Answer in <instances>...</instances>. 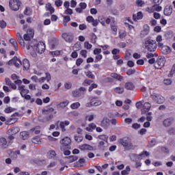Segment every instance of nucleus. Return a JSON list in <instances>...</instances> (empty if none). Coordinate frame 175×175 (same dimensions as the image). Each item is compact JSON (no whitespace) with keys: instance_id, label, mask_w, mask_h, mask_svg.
Wrapping results in <instances>:
<instances>
[{"instance_id":"1","label":"nucleus","mask_w":175,"mask_h":175,"mask_svg":"<svg viewBox=\"0 0 175 175\" xmlns=\"http://www.w3.org/2000/svg\"><path fill=\"white\" fill-rule=\"evenodd\" d=\"M27 50H30V49H36L38 53L42 54L45 52L46 45L43 42H38L37 45H33L32 42H28L26 46Z\"/></svg>"},{"instance_id":"2","label":"nucleus","mask_w":175,"mask_h":175,"mask_svg":"<svg viewBox=\"0 0 175 175\" xmlns=\"http://www.w3.org/2000/svg\"><path fill=\"white\" fill-rule=\"evenodd\" d=\"M145 49L150 53L155 52L157 49V42L150 38L144 40Z\"/></svg>"},{"instance_id":"3","label":"nucleus","mask_w":175,"mask_h":175,"mask_svg":"<svg viewBox=\"0 0 175 175\" xmlns=\"http://www.w3.org/2000/svg\"><path fill=\"white\" fill-rule=\"evenodd\" d=\"M119 142L123 147H124L126 150H135V148H136V146H134L128 137L120 139Z\"/></svg>"},{"instance_id":"4","label":"nucleus","mask_w":175,"mask_h":175,"mask_svg":"<svg viewBox=\"0 0 175 175\" xmlns=\"http://www.w3.org/2000/svg\"><path fill=\"white\" fill-rule=\"evenodd\" d=\"M18 132H20V128L15 126L10 129L7 131V135H8V140L12 141L14 139V135H16Z\"/></svg>"},{"instance_id":"5","label":"nucleus","mask_w":175,"mask_h":175,"mask_svg":"<svg viewBox=\"0 0 175 175\" xmlns=\"http://www.w3.org/2000/svg\"><path fill=\"white\" fill-rule=\"evenodd\" d=\"M21 2L19 0H10L9 1V6L10 9L12 11H18L20 9L21 5Z\"/></svg>"},{"instance_id":"6","label":"nucleus","mask_w":175,"mask_h":175,"mask_svg":"<svg viewBox=\"0 0 175 175\" xmlns=\"http://www.w3.org/2000/svg\"><path fill=\"white\" fill-rule=\"evenodd\" d=\"M165 64V58L163 56H158L154 66L157 69H161Z\"/></svg>"},{"instance_id":"7","label":"nucleus","mask_w":175,"mask_h":175,"mask_svg":"<svg viewBox=\"0 0 175 175\" xmlns=\"http://www.w3.org/2000/svg\"><path fill=\"white\" fill-rule=\"evenodd\" d=\"M33 36H34L33 29L29 28V29H27V33L24 34L23 40L28 41L29 43H30V42L33 43V42H31V39H33Z\"/></svg>"},{"instance_id":"8","label":"nucleus","mask_w":175,"mask_h":175,"mask_svg":"<svg viewBox=\"0 0 175 175\" xmlns=\"http://www.w3.org/2000/svg\"><path fill=\"white\" fill-rule=\"evenodd\" d=\"M150 98H152V100H154V102L159 105L163 104V102H165V98H163V96H160L157 93L152 94Z\"/></svg>"},{"instance_id":"9","label":"nucleus","mask_w":175,"mask_h":175,"mask_svg":"<svg viewBox=\"0 0 175 175\" xmlns=\"http://www.w3.org/2000/svg\"><path fill=\"white\" fill-rule=\"evenodd\" d=\"M60 144H62V147H66V149H71V139L68 137H65L60 141Z\"/></svg>"},{"instance_id":"10","label":"nucleus","mask_w":175,"mask_h":175,"mask_svg":"<svg viewBox=\"0 0 175 175\" xmlns=\"http://www.w3.org/2000/svg\"><path fill=\"white\" fill-rule=\"evenodd\" d=\"M62 38L64 39V40L66 42L72 43L74 40V36L72 33H62Z\"/></svg>"},{"instance_id":"11","label":"nucleus","mask_w":175,"mask_h":175,"mask_svg":"<svg viewBox=\"0 0 175 175\" xmlns=\"http://www.w3.org/2000/svg\"><path fill=\"white\" fill-rule=\"evenodd\" d=\"M16 62H18L21 66H23L24 70H29L30 63L27 59H24L23 62H21V59H16Z\"/></svg>"},{"instance_id":"12","label":"nucleus","mask_w":175,"mask_h":175,"mask_svg":"<svg viewBox=\"0 0 175 175\" xmlns=\"http://www.w3.org/2000/svg\"><path fill=\"white\" fill-rule=\"evenodd\" d=\"M110 125V120L109 118H104L103 120H101L100 122V126L103 127V129H108Z\"/></svg>"},{"instance_id":"13","label":"nucleus","mask_w":175,"mask_h":175,"mask_svg":"<svg viewBox=\"0 0 175 175\" xmlns=\"http://www.w3.org/2000/svg\"><path fill=\"white\" fill-rule=\"evenodd\" d=\"M79 150L81 151H92L94 150L93 147L89 144H83V145H80L79 146Z\"/></svg>"},{"instance_id":"14","label":"nucleus","mask_w":175,"mask_h":175,"mask_svg":"<svg viewBox=\"0 0 175 175\" xmlns=\"http://www.w3.org/2000/svg\"><path fill=\"white\" fill-rule=\"evenodd\" d=\"M151 105L149 103H145L144 105V108L142 109V115H144L150 110Z\"/></svg>"},{"instance_id":"15","label":"nucleus","mask_w":175,"mask_h":175,"mask_svg":"<svg viewBox=\"0 0 175 175\" xmlns=\"http://www.w3.org/2000/svg\"><path fill=\"white\" fill-rule=\"evenodd\" d=\"M86 21L88 23H92V25L94 27L98 25V21L95 20L92 16H88Z\"/></svg>"},{"instance_id":"16","label":"nucleus","mask_w":175,"mask_h":175,"mask_svg":"<svg viewBox=\"0 0 175 175\" xmlns=\"http://www.w3.org/2000/svg\"><path fill=\"white\" fill-rule=\"evenodd\" d=\"M102 104V102L99 100H93L90 103H85V107H96L99 106Z\"/></svg>"},{"instance_id":"17","label":"nucleus","mask_w":175,"mask_h":175,"mask_svg":"<svg viewBox=\"0 0 175 175\" xmlns=\"http://www.w3.org/2000/svg\"><path fill=\"white\" fill-rule=\"evenodd\" d=\"M25 88L26 86H25L24 85L18 86V90L19 92H21V96L28 95V93H29V90L25 89Z\"/></svg>"},{"instance_id":"18","label":"nucleus","mask_w":175,"mask_h":175,"mask_svg":"<svg viewBox=\"0 0 175 175\" xmlns=\"http://www.w3.org/2000/svg\"><path fill=\"white\" fill-rule=\"evenodd\" d=\"M172 13V8L171 6L167 5L163 10L164 15H165L166 16H171Z\"/></svg>"},{"instance_id":"19","label":"nucleus","mask_w":175,"mask_h":175,"mask_svg":"<svg viewBox=\"0 0 175 175\" xmlns=\"http://www.w3.org/2000/svg\"><path fill=\"white\" fill-rule=\"evenodd\" d=\"M70 122L68 120H65V122H59V128L62 129V132L66 131L65 127L68 126Z\"/></svg>"},{"instance_id":"20","label":"nucleus","mask_w":175,"mask_h":175,"mask_svg":"<svg viewBox=\"0 0 175 175\" xmlns=\"http://www.w3.org/2000/svg\"><path fill=\"white\" fill-rule=\"evenodd\" d=\"M0 146L3 149H6L8 147L7 139L4 137L0 138Z\"/></svg>"},{"instance_id":"21","label":"nucleus","mask_w":175,"mask_h":175,"mask_svg":"<svg viewBox=\"0 0 175 175\" xmlns=\"http://www.w3.org/2000/svg\"><path fill=\"white\" fill-rule=\"evenodd\" d=\"M110 76H111V77H112L119 81H122L124 79V77H122L121 75H120L119 74H117L116 72L111 73Z\"/></svg>"},{"instance_id":"22","label":"nucleus","mask_w":175,"mask_h":175,"mask_svg":"<svg viewBox=\"0 0 175 175\" xmlns=\"http://www.w3.org/2000/svg\"><path fill=\"white\" fill-rule=\"evenodd\" d=\"M124 88L126 90H133L135 88V85L132 82L129 81L125 83Z\"/></svg>"},{"instance_id":"23","label":"nucleus","mask_w":175,"mask_h":175,"mask_svg":"<svg viewBox=\"0 0 175 175\" xmlns=\"http://www.w3.org/2000/svg\"><path fill=\"white\" fill-rule=\"evenodd\" d=\"M143 13L139 12H137V14L133 15V20H134V21H137L138 20H141L142 18H143Z\"/></svg>"},{"instance_id":"24","label":"nucleus","mask_w":175,"mask_h":175,"mask_svg":"<svg viewBox=\"0 0 175 175\" xmlns=\"http://www.w3.org/2000/svg\"><path fill=\"white\" fill-rule=\"evenodd\" d=\"M173 122L172 118H166L165 120H163V124L165 127H169L170 126L172 125Z\"/></svg>"},{"instance_id":"25","label":"nucleus","mask_w":175,"mask_h":175,"mask_svg":"<svg viewBox=\"0 0 175 175\" xmlns=\"http://www.w3.org/2000/svg\"><path fill=\"white\" fill-rule=\"evenodd\" d=\"M16 39L18 40V42L19 44H21V46H25L24 39L21 36L20 33H16Z\"/></svg>"},{"instance_id":"26","label":"nucleus","mask_w":175,"mask_h":175,"mask_svg":"<svg viewBox=\"0 0 175 175\" xmlns=\"http://www.w3.org/2000/svg\"><path fill=\"white\" fill-rule=\"evenodd\" d=\"M89 37H90V42L92 44H96L97 40L96 35L94 33H90V34H89Z\"/></svg>"},{"instance_id":"27","label":"nucleus","mask_w":175,"mask_h":175,"mask_svg":"<svg viewBox=\"0 0 175 175\" xmlns=\"http://www.w3.org/2000/svg\"><path fill=\"white\" fill-rule=\"evenodd\" d=\"M96 129V125L95 123H90L88 124V126L85 128V130L88 132H92L93 130H95Z\"/></svg>"},{"instance_id":"28","label":"nucleus","mask_w":175,"mask_h":175,"mask_svg":"<svg viewBox=\"0 0 175 175\" xmlns=\"http://www.w3.org/2000/svg\"><path fill=\"white\" fill-rule=\"evenodd\" d=\"M10 43H11L13 46V48H14L15 51H18V43L16 40L14 38L10 39Z\"/></svg>"},{"instance_id":"29","label":"nucleus","mask_w":175,"mask_h":175,"mask_svg":"<svg viewBox=\"0 0 175 175\" xmlns=\"http://www.w3.org/2000/svg\"><path fill=\"white\" fill-rule=\"evenodd\" d=\"M46 10L47 12H49L51 14H54L55 13L54 7H52L51 3H49L46 5Z\"/></svg>"},{"instance_id":"30","label":"nucleus","mask_w":175,"mask_h":175,"mask_svg":"<svg viewBox=\"0 0 175 175\" xmlns=\"http://www.w3.org/2000/svg\"><path fill=\"white\" fill-rule=\"evenodd\" d=\"M69 104V101L68 100H66V101H63L59 104L57 105V108H62L64 109V107H67Z\"/></svg>"},{"instance_id":"31","label":"nucleus","mask_w":175,"mask_h":175,"mask_svg":"<svg viewBox=\"0 0 175 175\" xmlns=\"http://www.w3.org/2000/svg\"><path fill=\"white\" fill-rule=\"evenodd\" d=\"M29 134L27 131H22L21 133V138L22 140H27L28 139Z\"/></svg>"},{"instance_id":"32","label":"nucleus","mask_w":175,"mask_h":175,"mask_svg":"<svg viewBox=\"0 0 175 175\" xmlns=\"http://www.w3.org/2000/svg\"><path fill=\"white\" fill-rule=\"evenodd\" d=\"M139 155L142 158V159H146V157H149L150 152L147 150H144L141 153L139 154Z\"/></svg>"},{"instance_id":"33","label":"nucleus","mask_w":175,"mask_h":175,"mask_svg":"<svg viewBox=\"0 0 175 175\" xmlns=\"http://www.w3.org/2000/svg\"><path fill=\"white\" fill-rule=\"evenodd\" d=\"M113 91H115V93L116 94H122L124 92V88L122 87H117L113 89Z\"/></svg>"},{"instance_id":"34","label":"nucleus","mask_w":175,"mask_h":175,"mask_svg":"<svg viewBox=\"0 0 175 175\" xmlns=\"http://www.w3.org/2000/svg\"><path fill=\"white\" fill-rule=\"evenodd\" d=\"M46 156L48 159H52L56 156V152L55 150H49V152H47Z\"/></svg>"},{"instance_id":"35","label":"nucleus","mask_w":175,"mask_h":175,"mask_svg":"<svg viewBox=\"0 0 175 175\" xmlns=\"http://www.w3.org/2000/svg\"><path fill=\"white\" fill-rule=\"evenodd\" d=\"M24 14L27 15L28 16H31L32 14V10L30 7L25 8V10L24 11Z\"/></svg>"},{"instance_id":"36","label":"nucleus","mask_w":175,"mask_h":175,"mask_svg":"<svg viewBox=\"0 0 175 175\" xmlns=\"http://www.w3.org/2000/svg\"><path fill=\"white\" fill-rule=\"evenodd\" d=\"M22 98H24L25 100H30L31 103H33L35 101L34 98H31L30 95L26 94V95H23L21 96Z\"/></svg>"},{"instance_id":"37","label":"nucleus","mask_w":175,"mask_h":175,"mask_svg":"<svg viewBox=\"0 0 175 175\" xmlns=\"http://www.w3.org/2000/svg\"><path fill=\"white\" fill-rule=\"evenodd\" d=\"M98 139L103 140L104 142L108 143V135H101L98 136Z\"/></svg>"},{"instance_id":"38","label":"nucleus","mask_w":175,"mask_h":175,"mask_svg":"<svg viewBox=\"0 0 175 175\" xmlns=\"http://www.w3.org/2000/svg\"><path fill=\"white\" fill-rule=\"evenodd\" d=\"M68 159V162L71 163L76 161L78 159V157L75 155H71V156H69Z\"/></svg>"},{"instance_id":"39","label":"nucleus","mask_w":175,"mask_h":175,"mask_svg":"<svg viewBox=\"0 0 175 175\" xmlns=\"http://www.w3.org/2000/svg\"><path fill=\"white\" fill-rule=\"evenodd\" d=\"M151 8H153V10H154L155 12L162 11V7L157 4H154L153 5H152Z\"/></svg>"},{"instance_id":"40","label":"nucleus","mask_w":175,"mask_h":175,"mask_svg":"<svg viewBox=\"0 0 175 175\" xmlns=\"http://www.w3.org/2000/svg\"><path fill=\"white\" fill-rule=\"evenodd\" d=\"M81 104L80 103H72L71 105H70V107H71L72 109H77L79 107H80Z\"/></svg>"},{"instance_id":"41","label":"nucleus","mask_w":175,"mask_h":175,"mask_svg":"<svg viewBox=\"0 0 175 175\" xmlns=\"http://www.w3.org/2000/svg\"><path fill=\"white\" fill-rule=\"evenodd\" d=\"M68 150V149L64 146L60 147V150L64 152V154L66 156L70 155L71 154L70 150Z\"/></svg>"},{"instance_id":"42","label":"nucleus","mask_w":175,"mask_h":175,"mask_svg":"<svg viewBox=\"0 0 175 175\" xmlns=\"http://www.w3.org/2000/svg\"><path fill=\"white\" fill-rule=\"evenodd\" d=\"M85 76H87L88 78H90L92 79H95L96 77L94 75H93L92 72L91 71H88L85 72Z\"/></svg>"},{"instance_id":"43","label":"nucleus","mask_w":175,"mask_h":175,"mask_svg":"<svg viewBox=\"0 0 175 175\" xmlns=\"http://www.w3.org/2000/svg\"><path fill=\"white\" fill-rule=\"evenodd\" d=\"M136 73V70L134 68H129L128 71H126V75L131 76Z\"/></svg>"},{"instance_id":"44","label":"nucleus","mask_w":175,"mask_h":175,"mask_svg":"<svg viewBox=\"0 0 175 175\" xmlns=\"http://www.w3.org/2000/svg\"><path fill=\"white\" fill-rule=\"evenodd\" d=\"M174 74H175V64H173L172 68H171L170 72L167 75V77H172Z\"/></svg>"},{"instance_id":"45","label":"nucleus","mask_w":175,"mask_h":175,"mask_svg":"<svg viewBox=\"0 0 175 175\" xmlns=\"http://www.w3.org/2000/svg\"><path fill=\"white\" fill-rule=\"evenodd\" d=\"M75 140L76 142H81L83 140V137L81 135H75Z\"/></svg>"},{"instance_id":"46","label":"nucleus","mask_w":175,"mask_h":175,"mask_svg":"<svg viewBox=\"0 0 175 175\" xmlns=\"http://www.w3.org/2000/svg\"><path fill=\"white\" fill-rule=\"evenodd\" d=\"M38 129H40V126H36L35 128H32L30 131L31 132H34L35 135H39L40 133V130H38Z\"/></svg>"},{"instance_id":"47","label":"nucleus","mask_w":175,"mask_h":175,"mask_svg":"<svg viewBox=\"0 0 175 175\" xmlns=\"http://www.w3.org/2000/svg\"><path fill=\"white\" fill-rule=\"evenodd\" d=\"M95 59H94V62L95 63H98L100 61L102 60L103 59V55H95Z\"/></svg>"},{"instance_id":"48","label":"nucleus","mask_w":175,"mask_h":175,"mask_svg":"<svg viewBox=\"0 0 175 175\" xmlns=\"http://www.w3.org/2000/svg\"><path fill=\"white\" fill-rule=\"evenodd\" d=\"M31 142H33L35 144H39V143L40 142V137L38 136H36V137H33L31 139Z\"/></svg>"},{"instance_id":"49","label":"nucleus","mask_w":175,"mask_h":175,"mask_svg":"<svg viewBox=\"0 0 175 175\" xmlns=\"http://www.w3.org/2000/svg\"><path fill=\"white\" fill-rule=\"evenodd\" d=\"M135 4L138 7H142L146 4V3L143 0H136Z\"/></svg>"},{"instance_id":"50","label":"nucleus","mask_w":175,"mask_h":175,"mask_svg":"<svg viewBox=\"0 0 175 175\" xmlns=\"http://www.w3.org/2000/svg\"><path fill=\"white\" fill-rule=\"evenodd\" d=\"M110 27H111V30L113 32V34L116 35V33L118 32V26L114 25H111Z\"/></svg>"},{"instance_id":"51","label":"nucleus","mask_w":175,"mask_h":175,"mask_svg":"<svg viewBox=\"0 0 175 175\" xmlns=\"http://www.w3.org/2000/svg\"><path fill=\"white\" fill-rule=\"evenodd\" d=\"M93 53L94 55H101L100 53H102V49H94Z\"/></svg>"},{"instance_id":"52","label":"nucleus","mask_w":175,"mask_h":175,"mask_svg":"<svg viewBox=\"0 0 175 175\" xmlns=\"http://www.w3.org/2000/svg\"><path fill=\"white\" fill-rule=\"evenodd\" d=\"M95 88H97V84L96 83H92L91 85L89 86L88 92H91Z\"/></svg>"},{"instance_id":"53","label":"nucleus","mask_w":175,"mask_h":175,"mask_svg":"<svg viewBox=\"0 0 175 175\" xmlns=\"http://www.w3.org/2000/svg\"><path fill=\"white\" fill-rule=\"evenodd\" d=\"M14 109L12 108L11 107H8L5 108V113H12V112H14Z\"/></svg>"},{"instance_id":"54","label":"nucleus","mask_w":175,"mask_h":175,"mask_svg":"<svg viewBox=\"0 0 175 175\" xmlns=\"http://www.w3.org/2000/svg\"><path fill=\"white\" fill-rule=\"evenodd\" d=\"M84 46H85V49H87L88 50H90L91 49H92V44H90L89 42H85Z\"/></svg>"},{"instance_id":"55","label":"nucleus","mask_w":175,"mask_h":175,"mask_svg":"<svg viewBox=\"0 0 175 175\" xmlns=\"http://www.w3.org/2000/svg\"><path fill=\"white\" fill-rule=\"evenodd\" d=\"M72 95L74 96L75 98H78V97H80L81 92L80 91L76 90L74 92H72Z\"/></svg>"},{"instance_id":"56","label":"nucleus","mask_w":175,"mask_h":175,"mask_svg":"<svg viewBox=\"0 0 175 175\" xmlns=\"http://www.w3.org/2000/svg\"><path fill=\"white\" fill-rule=\"evenodd\" d=\"M7 27V23L4 20L0 21V28L5 29Z\"/></svg>"},{"instance_id":"57","label":"nucleus","mask_w":175,"mask_h":175,"mask_svg":"<svg viewBox=\"0 0 175 175\" xmlns=\"http://www.w3.org/2000/svg\"><path fill=\"white\" fill-rule=\"evenodd\" d=\"M132 156H133V157H134V159H135L134 161H135V162H137V160L141 161L142 159H143L142 157H141L139 156V154H134Z\"/></svg>"},{"instance_id":"58","label":"nucleus","mask_w":175,"mask_h":175,"mask_svg":"<svg viewBox=\"0 0 175 175\" xmlns=\"http://www.w3.org/2000/svg\"><path fill=\"white\" fill-rule=\"evenodd\" d=\"M154 5H160L163 0H150Z\"/></svg>"},{"instance_id":"59","label":"nucleus","mask_w":175,"mask_h":175,"mask_svg":"<svg viewBox=\"0 0 175 175\" xmlns=\"http://www.w3.org/2000/svg\"><path fill=\"white\" fill-rule=\"evenodd\" d=\"M167 133L170 135H175V129L174 128H170L169 130H167Z\"/></svg>"},{"instance_id":"60","label":"nucleus","mask_w":175,"mask_h":175,"mask_svg":"<svg viewBox=\"0 0 175 175\" xmlns=\"http://www.w3.org/2000/svg\"><path fill=\"white\" fill-rule=\"evenodd\" d=\"M94 119V115L85 116V120H88V122H92Z\"/></svg>"},{"instance_id":"61","label":"nucleus","mask_w":175,"mask_h":175,"mask_svg":"<svg viewBox=\"0 0 175 175\" xmlns=\"http://www.w3.org/2000/svg\"><path fill=\"white\" fill-rule=\"evenodd\" d=\"M83 59L81 58H79L77 59V60H76V66L79 67L81 65V64H83Z\"/></svg>"},{"instance_id":"62","label":"nucleus","mask_w":175,"mask_h":175,"mask_svg":"<svg viewBox=\"0 0 175 175\" xmlns=\"http://www.w3.org/2000/svg\"><path fill=\"white\" fill-rule=\"evenodd\" d=\"M93 81H91L90 79H85L83 82V85L87 86V85H90L91 83H92Z\"/></svg>"},{"instance_id":"63","label":"nucleus","mask_w":175,"mask_h":175,"mask_svg":"<svg viewBox=\"0 0 175 175\" xmlns=\"http://www.w3.org/2000/svg\"><path fill=\"white\" fill-rule=\"evenodd\" d=\"M159 55L158 54H157V53H155V54H152V53H147V55H146V57L148 58V59H149V58H152V57H157Z\"/></svg>"},{"instance_id":"64","label":"nucleus","mask_w":175,"mask_h":175,"mask_svg":"<svg viewBox=\"0 0 175 175\" xmlns=\"http://www.w3.org/2000/svg\"><path fill=\"white\" fill-rule=\"evenodd\" d=\"M64 88L66 90H70V88H72V83L71 82H68L64 84Z\"/></svg>"}]
</instances>
